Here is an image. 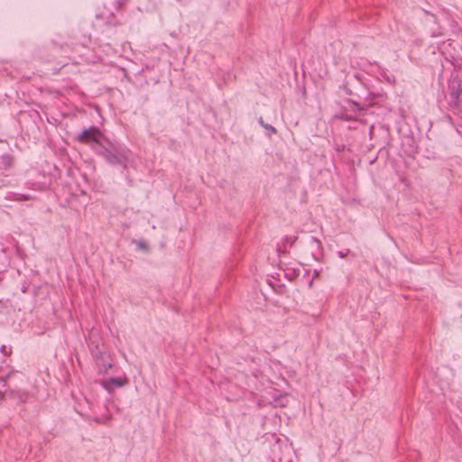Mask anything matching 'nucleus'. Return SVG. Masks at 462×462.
Masks as SVG:
<instances>
[{"label": "nucleus", "mask_w": 462, "mask_h": 462, "mask_svg": "<svg viewBox=\"0 0 462 462\" xmlns=\"http://www.w3.org/2000/svg\"><path fill=\"white\" fill-rule=\"evenodd\" d=\"M310 246L313 249V252H312L313 254H321L322 245H321V242L318 238L311 236L310 239Z\"/></svg>", "instance_id": "5"}, {"label": "nucleus", "mask_w": 462, "mask_h": 462, "mask_svg": "<svg viewBox=\"0 0 462 462\" xmlns=\"http://www.w3.org/2000/svg\"><path fill=\"white\" fill-rule=\"evenodd\" d=\"M107 383V384H108V383H111V384H113V385H115V386L121 387V386H123V385L125 384V382H124V380H123V379H121V378H118V377H111V378H109V379H108V381H107V383Z\"/></svg>", "instance_id": "6"}, {"label": "nucleus", "mask_w": 462, "mask_h": 462, "mask_svg": "<svg viewBox=\"0 0 462 462\" xmlns=\"http://www.w3.org/2000/svg\"><path fill=\"white\" fill-rule=\"evenodd\" d=\"M1 350V353L4 355V356H9L11 353H12V350L10 347H7L6 346L3 345L0 348Z\"/></svg>", "instance_id": "9"}, {"label": "nucleus", "mask_w": 462, "mask_h": 462, "mask_svg": "<svg viewBox=\"0 0 462 462\" xmlns=\"http://www.w3.org/2000/svg\"><path fill=\"white\" fill-rule=\"evenodd\" d=\"M15 372L14 371H12L10 372L8 374H6L5 377H0V380L3 381V382H6L7 380L11 379V377L13 375H14Z\"/></svg>", "instance_id": "11"}, {"label": "nucleus", "mask_w": 462, "mask_h": 462, "mask_svg": "<svg viewBox=\"0 0 462 462\" xmlns=\"http://www.w3.org/2000/svg\"><path fill=\"white\" fill-rule=\"evenodd\" d=\"M106 370H107L108 368H111L112 365L111 364H108L107 365H104Z\"/></svg>", "instance_id": "14"}, {"label": "nucleus", "mask_w": 462, "mask_h": 462, "mask_svg": "<svg viewBox=\"0 0 462 462\" xmlns=\"http://www.w3.org/2000/svg\"><path fill=\"white\" fill-rule=\"evenodd\" d=\"M14 164V158L9 153L0 155V176H5L10 171Z\"/></svg>", "instance_id": "3"}, {"label": "nucleus", "mask_w": 462, "mask_h": 462, "mask_svg": "<svg viewBox=\"0 0 462 462\" xmlns=\"http://www.w3.org/2000/svg\"><path fill=\"white\" fill-rule=\"evenodd\" d=\"M92 356L97 359L103 358V353L99 350L98 346H96L95 349H91Z\"/></svg>", "instance_id": "8"}, {"label": "nucleus", "mask_w": 462, "mask_h": 462, "mask_svg": "<svg viewBox=\"0 0 462 462\" xmlns=\"http://www.w3.org/2000/svg\"><path fill=\"white\" fill-rule=\"evenodd\" d=\"M352 104H353V106H355L356 107V109H357L358 111H362V110H364V107L360 106L357 103H356V102H352Z\"/></svg>", "instance_id": "12"}, {"label": "nucleus", "mask_w": 462, "mask_h": 462, "mask_svg": "<svg viewBox=\"0 0 462 462\" xmlns=\"http://www.w3.org/2000/svg\"><path fill=\"white\" fill-rule=\"evenodd\" d=\"M296 240H297V237L294 236V237H286L284 241H285V243L289 244L290 246H292Z\"/></svg>", "instance_id": "10"}, {"label": "nucleus", "mask_w": 462, "mask_h": 462, "mask_svg": "<svg viewBox=\"0 0 462 462\" xmlns=\"http://www.w3.org/2000/svg\"><path fill=\"white\" fill-rule=\"evenodd\" d=\"M259 124H260V125H261L264 129L269 130L272 134H276V133H277L276 129H275L273 125H269V124H265V123L263 122V117H260V118H259Z\"/></svg>", "instance_id": "7"}, {"label": "nucleus", "mask_w": 462, "mask_h": 462, "mask_svg": "<svg viewBox=\"0 0 462 462\" xmlns=\"http://www.w3.org/2000/svg\"><path fill=\"white\" fill-rule=\"evenodd\" d=\"M107 145L100 144L95 148L97 154L101 155L109 164L120 165L125 169L127 166L130 151L106 139Z\"/></svg>", "instance_id": "1"}, {"label": "nucleus", "mask_w": 462, "mask_h": 462, "mask_svg": "<svg viewBox=\"0 0 462 462\" xmlns=\"http://www.w3.org/2000/svg\"><path fill=\"white\" fill-rule=\"evenodd\" d=\"M106 137L97 126L92 125L84 129L78 134L76 140L84 144L92 145L95 143L97 147L103 144L101 142L106 141Z\"/></svg>", "instance_id": "2"}, {"label": "nucleus", "mask_w": 462, "mask_h": 462, "mask_svg": "<svg viewBox=\"0 0 462 462\" xmlns=\"http://www.w3.org/2000/svg\"><path fill=\"white\" fill-rule=\"evenodd\" d=\"M338 255L339 257L344 258L346 255V254H344L343 252L339 251Z\"/></svg>", "instance_id": "13"}, {"label": "nucleus", "mask_w": 462, "mask_h": 462, "mask_svg": "<svg viewBox=\"0 0 462 462\" xmlns=\"http://www.w3.org/2000/svg\"><path fill=\"white\" fill-rule=\"evenodd\" d=\"M462 81L458 77H454L450 83V97L454 100H457L460 94L462 93Z\"/></svg>", "instance_id": "4"}]
</instances>
